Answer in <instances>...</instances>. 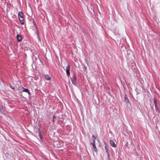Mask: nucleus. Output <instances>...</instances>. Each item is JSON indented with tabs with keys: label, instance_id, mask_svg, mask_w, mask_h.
<instances>
[{
	"label": "nucleus",
	"instance_id": "obj_1",
	"mask_svg": "<svg viewBox=\"0 0 160 160\" xmlns=\"http://www.w3.org/2000/svg\"><path fill=\"white\" fill-rule=\"evenodd\" d=\"M72 83L75 86H76L77 80L75 76L74 75L72 78H70Z\"/></svg>",
	"mask_w": 160,
	"mask_h": 160
},
{
	"label": "nucleus",
	"instance_id": "obj_2",
	"mask_svg": "<svg viewBox=\"0 0 160 160\" xmlns=\"http://www.w3.org/2000/svg\"><path fill=\"white\" fill-rule=\"evenodd\" d=\"M93 142L92 143V145L93 150L95 151L96 152H97V149L96 148L95 142L94 140H92Z\"/></svg>",
	"mask_w": 160,
	"mask_h": 160
},
{
	"label": "nucleus",
	"instance_id": "obj_3",
	"mask_svg": "<svg viewBox=\"0 0 160 160\" xmlns=\"http://www.w3.org/2000/svg\"><path fill=\"white\" fill-rule=\"evenodd\" d=\"M0 113L2 114H5L6 112L3 107L0 105Z\"/></svg>",
	"mask_w": 160,
	"mask_h": 160
},
{
	"label": "nucleus",
	"instance_id": "obj_4",
	"mask_svg": "<svg viewBox=\"0 0 160 160\" xmlns=\"http://www.w3.org/2000/svg\"><path fill=\"white\" fill-rule=\"evenodd\" d=\"M70 66L68 64L66 67V72L67 75L68 76H70Z\"/></svg>",
	"mask_w": 160,
	"mask_h": 160
},
{
	"label": "nucleus",
	"instance_id": "obj_5",
	"mask_svg": "<svg viewBox=\"0 0 160 160\" xmlns=\"http://www.w3.org/2000/svg\"><path fill=\"white\" fill-rule=\"evenodd\" d=\"M21 89L22 92H27L29 95H31V93L28 90V89L25 88L23 87H22L21 88Z\"/></svg>",
	"mask_w": 160,
	"mask_h": 160
},
{
	"label": "nucleus",
	"instance_id": "obj_6",
	"mask_svg": "<svg viewBox=\"0 0 160 160\" xmlns=\"http://www.w3.org/2000/svg\"><path fill=\"white\" fill-rule=\"evenodd\" d=\"M110 145L113 147L116 148L117 147L116 145L115 144L114 142L112 140H110L109 141Z\"/></svg>",
	"mask_w": 160,
	"mask_h": 160
},
{
	"label": "nucleus",
	"instance_id": "obj_7",
	"mask_svg": "<svg viewBox=\"0 0 160 160\" xmlns=\"http://www.w3.org/2000/svg\"><path fill=\"white\" fill-rule=\"evenodd\" d=\"M17 38L18 42H21L22 40V38L20 35H17Z\"/></svg>",
	"mask_w": 160,
	"mask_h": 160
},
{
	"label": "nucleus",
	"instance_id": "obj_8",
	"mask_svg": "<svg viewBox=\"0 0 160 160\" xmlns=\"http://www.w3.org/2000/svg\"><path fill=\"white\" fill-rule=\"evenodd\" d=\"M19 20L21 24L23 25L24 24V22L23 20V17L19 18Z\"/></svg>",
	"mask_w": 160,
	"mask_h": 160
},
{
	"label": "nucleus",
	"instance_id": "obj_9",
	"mask_svg": "<svg viewBox=\"0 0 160 160\" xmlns=\"http://www.w3.org/2000/svg\"><path fill=\"white\" fill-rule=\"evenodd\" d=\"M23 14L22 12H19L18 13V18L23 17Z\"/></svg>",
	"mask_w": 160,
	"mask_h": 160
},
{
	"label": "nucleus",
	"instance_id": "obj_10",
	"mask_svg": "<svg viewBox=\"0 0 160 160\" xmlns=\"http://www.w3.org/2000/svg\"><path fill=\"white\" fill-rule=\"evenodd\" d=\"M38 132H39V137H40V139L42 140V133H41V132L40 131V129L39 128L38 129Z\"/></svg>",
	"mask_w": 160,
	"mask_h": 160
},
{
	"label": "nucleus",
	"instance_id": "obj_11",
	"mask_svg": "<svg viewBox=\"0 0 160 160\" xmlns=\"http://www.w3.org/2000/svg\"><path fill=\"white\" fill-rule=\"evenodd\" d=\"M105 149L106 152V153H107L108 157H109V153L108 152V148H107L106 145V146H105Z\"/></svg>",
	"mask_w": 160,
	"mask_h": 160
},
{
	"label": "nucleus",
	"instance_id": "obj_12",
	"mask_svg": "<svg viewBox=\"0 0 160 160\" xmlns=\"http://www.w3.org/2000/svg\"><path fill=\"white\" fill-rule=\"evenodd\" d=\"M45 79L48 80H50L51 79V78L48 75H45Z\"/></svg>",
	"mask_w": 160,
	"mask_h": 160
},
{
	"label": "nucleus",
	"instance_id": "obj_13",
	"mask_svg": "<svg viewBox=\"0 0 160 160\" xmlns=\"http://www.w3.org/2000/svg\"><path fill=\"white\" fill-rule=\"evenodd\" d=\"M125 100L126 103H129V100L128 98L126 97V95L125 96Z\"/></svg>",
	"mask_w": 160,
	"mask_h": 160
},
{
	"label": "nucleus",
	"instance_id": "obj_14",
	"mask_svg": "<svg viewBox=\"0 0 160 160\" xmlns=\"http://www.w3.org/2000/svg\"><path fill=\"white\" fill-rule=\"evenodd\" d=\"M37 35L38 38V40L40 41L41 40H40V37L39 36V32L37 29Z\"/></svg>",
	"mask_w": 160,
	"mask_h": 160
},
{
	"label": "nucleus",
	"instance_id": "obj_15",
	"mask_svg": "<svg viewBox=\"0 0 160 160\" xmlns=\"http://www.w3.org/2000/svg\"><path fill=\"white\" fill-rule=\"evenodd\" d=\"M153 100H154V103L155 105L157 104V101H156V98H155V97L154 98Z\"/></svg>",
	"mask_w": 160,
	"mask_h": 160
},
{
	"label": "nucleus",
	"instance_id": "obj_16",
	"mask_svg": "<svg viewBox=\"0 0 160 160\" xmlns=\"http://www.w3.org/2000/svg\"><path fill=\"white\" fill-rule=\"evenodd\" d=\"M153 100H154V103L155 105L157 104V101H156V98H155V97L154 98Z\"/></svg>",
	"mask_w": 160,
	"mask_h": 160
},
{
	"label": "nucleus",
	"instance_id": "obj_17",
	"mask_svg": "<svg viewBox=\"0 0 160 160\" xmlns=\"http://www.w3.org/2000/svg\"><path fill=\"white\" fill-rule=\"evenodd\" d=\"M92 138H93V140H95V139H96V138H95V137L94 136V135H92Z\"/></svg>",
	"mask_w": 160,
	"mask_h": 160
},
{
	"label": "nucleus",
	"instance_id": "obj_18",
	"mask_svg": "<svg viewBox=\"0 0 160 160\" xmlns=\"http://www.w3.org/2000/svg\"><path fill=\"white\" fill-rule=\"evenodd\" d=\"M155 110H156V112H159V110H158V107L157 108H155Z\"/></svg>",
	"mask_w": 160,
	"mask_h": 160
},
{
	"label": "nucleus",
	"instance_id": "obj_19",
	"mask_svg": "<svg viewBox=\"0 0 160 160\" xmlns=\"http://www.w3.org/2000/svg\"><path fill=\"white\" fill-rule=\"evenodd\" d=\"M155 108H158V105H157H157H155Z\"/></svg>",
	"mask_w": 160,
	"mask_h": 160
},
{
	"label": "nucleus",
	"instance_id": "obj_20",
	"mask_svg": "<svg viewBox=\"0 0 160 160\" xmlns=\"http://www.w3.org/2000/svg\"><path fill=\"white\" fill-rule=\"evenodd\" d=\"M155 108H158V105H157H157H155Z\"/></svg>",
	"mask_w": 160,
	"mask_h": 160
},
{
	"label": "nucleus",
	"instance_id": "obj_21",
	"mask_svg": "<svg viewBox=\"0 0 160 160\" xmlns=\"http://www.w3.org/2000/svg\"><path fill=\"white\" fill-rule=\"evenodd\" d=\"M56 118V116L55 115H53V119H54V118Z\"/></svg>",
	"mask_w": 160,
	"mask_h": 160
},
{
	"label": "nucleus",
	"instance_id": "obj_22",
	"mask_svg": "<svg viewBox=\"0 0 160 160\" xmlns=\"http://www.w3.org/2000/svg\"><path fill=\"white\" fill-rule=\"evenodd\" d=\"M53 122H54V119H53Z\"/></svg>",
	"mask_w": 160,
	"mask_h": 160
}]
</instances>
